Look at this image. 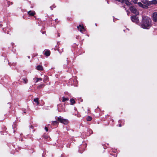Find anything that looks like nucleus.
Segmentation results:
<instances>
[{
	"mask_svg": "<svg viewBox=\"0 0 157 157\" xmlns=\"http://www.w3.org/2000/svg\"><path fill=\"white\" fill-rule=\"evenodd\" d=\"M141 26L144 29H148L151 26V20L147 17H143Z\"/></svg>",
	"mask_w": 157,
	"mask_h": 157,
	"instance_id": "f257e3e1",
	"label": "nucleus"
},
{
	"mask_svg": "<svg viewBox=\"0 0 157 157\" xmlns=\"http://www.w3.org/2000/svg\"><path fill=\"white\" fill-rule=\"evenodd\" d=\"M56 120L64 124H67L68 123V121L67 120L62 118L60 116L57 117Z\"/></svg>",
	"mask_w": 157,
	"mask_h": 157,
	"instance_id": "f03ea898",
	"label": "nucleus"
},
{
	"mask_svg": "<svg viewBox=\"0 0 157 157\" xmlns=\"http://www.w3.org/2000/svg\"><path fill=\"white\" fill-rule=\"evenodd\" d=\"M130 9L131 11L133 13H135L136 15L139 14L138 11L133 6H131L130 7Z\"/></svg>",
	"mask_w": 157,
	"mask_h": 157,
	"instance_id": "7ed1b4c3",
	"label": "nucleus"
},
{
	"mask_svg": "<svg viewBox=\"0 0 157 157\" xmlns=\"http://www.w3.org/2000/svg\"><path fill=\"white\" fill-rule=\"evenodd\" d=\"M132 21L137 23L139 22V20L138 17L136 16H132L131 17Z\"/></svg>",
	"mask_w": 157,
	"mask_h": 157,
	"instance_id": "20e7f679",
	"label": "nucleus"
},
{
	"mask_svg": "<svg viewBox=\"0 0 157 157\" xmlns=\"http://www.w3.org/2000/svg\"><path fill=\"white\" fill-rule=\"evenodd\" d=\"M152 20L155 22L157 21V13L155 12L153 13L152 15Z\"/></svg>",
	"mask_w": 157,
	"mask_h": 157,
	"instance_id": "39448f33",
	"label": "nucleus"
},
{
	"mask_svg": "<svg viewBox=\"0 0 157 157\" xmlns=\"http://www.w3.org/2000/svg\"><path fill=\"white\" fill-rule=\"evenodd\" d=\"M77 28L78 30L80 31L82 33L85 31V29L83 26L80 25L79 26H77Z\"/></svg>",
	"mask_w": 157,
	"mask_h": 157,
	"instance_id": "423d86ee",
	"label": "nucleus"
},
{
	"mask_svg": "<svg viewBox=\"0 0 157 157\" xmlns=\"http://www.w3.org/2000/svg\"><path fill=\"white\" fill-rule=\"evenodd\" d=\"M58 110L59 112H62L64 111V108L63 106L61 105H58Z\"/></svg>",
	"mask_w": 157,
	"mask_h": 157,
	"instance_id": "0eeeda50",
	"label": "nucleus"
},
{
	"mask_svg": "<svg viewBox=\"0 0 157 157\" xmlns=\"http://www.w3.org/2000/svg\"><path fill=\"white\" fill-rule=\"evenodd\" d=\"M28 14L30 16H33L36 13L34 11L30 10L28 12Z\"/></svg>",
	"mask_w": 157,
	"mask_h": 157,
	"instance_id": "6e6552de",
	"label": "nucleus"
},
{
	"mask_svg": "<svg viewBox=\"0 0 157 157\" xmlns=\"http://www.w3.org/2000/svg\"><path fill=\"white\" fill-rule=\"evenodd\" d=\"M142 2L143 3L145 4L147 6H150L151 4V2H150L147 0H144L142 1Z\"/></svg>",
	"mask_w": 157,
	"mask_h": 157,
	"instance_id": "1a4fd4ad",
	"label": "nucleus"
},
{
	"mask_svg": "<svg viewBox=\"0 0 157 157\" xmlns=\"http://www.w3.org/2000/svg\"><path fill=\"white\" fill-rule=\"evenodd\" d=\"M34 104L36 105H37L39 104L38 98H36L34 99Z\"/></svg>",
	"mask_w": 157,
	"mask_h": 157,
	"instance_id": "9d476101",
	"label": "nucleus"
},
{
	"mask_svg": "<svg viewBox=\"0 0 157 157\" xmlns=\"http://www.w3.org/2000/svg\"><path fill=\"white\" fill-rule=\"evenodd\" d=\"M37 70L39 71H42L43 70V67L42 66L39 65L36 67Z\"/></svg>",
	"mask_w": 157,
	"mask_h": 157,
	"instance_id": "9b49d317",
	"label": "nucleus"
},
{
	"mask_svg": "<svg viewBox=\"0 0 157 157\" xmlns=\"http://www.w3.org/2000/svg\"><path fill=\"white\" fill-rule=\"evenodd\" d=\"M139 5L141 7H142L143 8H146V7H147V6H146V5H143L142 3L139 2L138 3Z\"/></svg>",
	"mask_w": 157,
	"mask_h": 157,
	"instance_id": "f8f14e48",
	"label": "nucleus"
},
{
	"mask_svg": "<svg viewBox=\"0 0 157 157\" xmlns=\"http://www.w3.org/2000/svg\"><path fill=\"white\" fill-rule=\"evenodd\" d=\"M50 52L49 51H46L45 53L44 54L46 56H49L50 55Z\"/></svg>",
	"mask_w": 157,
	"mask_h": 157,
	"instance_id": "ddd939ff",
	"label": "nucleus"
},
{
	"mask_svg": "<svg viewBox=\"0 0 157 157\" xmlns=\"http://www.w3.org/2000/svg\"><path fill=\"white\" fill-rule=\"evenodd\" d=\"M62 98V101L63 102L66 101H68L69 100V98H65V97H63Z\"/></svg>",
	"mask_w": 157,
	"mask_h": 157,
	"instance_id": "4468645a",
	"label": "nucleus"
},
{
	"mask_svg": "<svg viewBox=\"0 0 157 157\" xmlns=\"http://www.w3.org/2000/svg\"><path fill=\"white\" fill-rule=\"evenodd\" d=\"M151 2V4H157V0H153L151 1H150Z\"/></svg>",
	"mask_w": 157,
	"mask_h": 157,
	"instance_id": "2eb2a0df",
	"label": "nucleus"
},
{
	"mask_svg": "<svg viewBox=\"0 0 157 157\" xmlns=\"http://www.w3.org/2000/svg\"><path fill=\"white\" fill-rule=\"evenodd\" d=\"M71 103V105H73L75 103V101L73 99H71L70 100Z\"/></svg>",
	"mask_w": 157,
	"mask_h": 157,
	"instance_id": "dca6fc26",
	"label": "nucleus"
},
{
	"mask_svg": "<svg viewBox=\"0 0 157 157\" xmlns=\"http://www.w3.org/2000/svg\"><path fill=\"white\" fill-rule=\"evenodd\" d=\"M92 119V118L90 116H88L86 118V120L87 121H90Z\"/></svg>",
	"mask_w": 157,
	"mask_h": 157,
	"instance_id": "f3484780",
	"label": "nucleus"
},
{
	"mask_svg": "<svg viewBox=\"0 0 157 157\" xmlns=\"http://www.w3.org/2000/svg\"><path fill=\"white\" fill-rule=\"evenodd\" d=\"M58 122L56 121H52V124L53 125L56 124H58Z\"/></svg>",
	"mask_w": 157,
	"mask_h": 157,
	"instance_id": "a211bd4d",
	"label": "nucleus"
},
{
	"mask_svg": "<svg viewBox=\"0 0 157 157\" xmlns=\"http://www.w3.org/2000/svg\"><path fill=\"white\" fill-rule=\"evenodd\" d=\"M22 79L23 80L24 82L25 83H26L28 82V80L26 78H23Z\"/></svg>",
	"mask_w": 157,
	"mask_h": 157,
	"instance_id": "6ab92c4d",
	"label": "nucleus"
},
{
	"mask_svg": "<svg viewBox=\"0 0 157 157\" xmlns=\"http://www.w3.org/2000/svg\"><path fill=\"white\" fill-rule=\"evenodd\" d=\"M125 2L124 3L125 4H126L127 5H129V2H128V0H124Z\"/></svg>",
	"mask_w": 157,
	"mask_h": 157,
	"instance_id": "aec40b11",
	"label": "nucleus"
},
{
	"mask_svg": "<svg viewBox=\"0 0 157 157\" xmlns=\"http://www.w3.org/2000/svg\"><path fill=\"white\" fill-rule=\"evenodd\" d=\"M42 80V78H36V82H37L39 81H41Z\"/></svg>",
	"mask_w": 157,
	"mask_h": 157,
	"instance_id": "412c9836",
	"label": "nucleus"
},
{
	"mask_svg": "<svg viewBox=\"0 0 157 157\" xmlns=\"http://www.w3.org/2000/svg\"><path fill=\"white\" fill-rule=\"evenodd\" d=\"M44 86V85L41 84V85H39V86H38V88L40 89V88H42V87H43Z\"/></svg>",
	"mask_w": 157,
	"mask_h": 157,
	"instance_id": "4be33fe9",
	"label": "nucleus"
},
{
	"mask_svg": "<svg viewBox=\"0 0 157 157\" xmlns=\"http://www.w3.org/2000/svg\"><path fill=\"white\" fill-rule=\"evenodd\" d=\"M56 7V6L54 5H53L52 6H50V8H51V9L52 10H53L52 8H55Z\"/></svg>",
	"mask_w": 157,
	"mask_h": 157,
	"instance_id": "5701e85b",
	"label": "nucleus"
},
{
	"mask_svg": "<svg viewBox=\"0 0 157 157\" xmlns=\"http://www.w3.org/2000/svg\"><path fill=\"white\" fill-rule=\"evenodd\" d=\"M132 1L135 3H136L137 2V0H131Z\"/></svg>",
	"mask_w": 157,
	"mask_h": 157,
	"instance_id": "b1692460",
	"label": "nucleus"
},
{
	"mask_svg": "<svg viewBox=\"0 0 157 157\" xmlns=\"http://www.w3.org/2000/svg\"><path fill=\"white\" fill-rule=\"evenodd\" d=\"M45 129L47 132L48 131V128L46 127H45Z\"/></svg>",
	"mask_w": 157,
	"mask_h": 157,
	"instance_id": "393cba45",
	"label": "nucleus"
},
{
	"mask_svg": "<svg viewBox=\"0 0 157 157\" xmlns=\"http://www.w3.org/2000/svg\"><path fill=\"white\" fill-rule=\"evenodd\" d=\"M45 79H47L48 78V77L47 76H45Z\"/></svg>",
	"mask_w": 157,
	"mask_h": 157,
	"instance_id": "a878e982",
	"label": "nucleus"
},
{
	"mask_svg": "<svg viewBox=\"0 0 157 157\" xmlns=\"http://www.w3.org/2000/svg\"><path fill=\"white\" fill-rule=\"evenodd\" d=\"M119 126L120 127H121V124H119Z\"/></svg>",
	"mask_w": 157,
	"mask_h": 157,
	"instance_id": "bb28decb",
	"label": "nucleus"
},
{
	"mask_svg": "<svg viewBox=\"0 0 157 157\" xmlns=\"http://www.w3.org/2000/svg\"><path fill=\"white\" fill-rule=\"evenodd\" d=\"M28 58H29H29H30V56H28Z\"/></svg>",
	"mask_w": 157,
	"mask_h": 157,
	"instance_id": "cd10ccee",
	"label": "nucleus"
},
{
	"mask_svg": "<svg viewBox=\"0 0 157 157\" xmlns=\"http://www.w3.org/2000/svg\"><path fill=\"white\" fill-rule=\"evenodd\" d=\"M60 36V35H59V34H58V36Z\"/></svg>",
	"mask_w": 157,
	"mask_h": 157,
	"instance_id": "c85d7f7f",
	"label": "nucleus"
}]
</instances>
